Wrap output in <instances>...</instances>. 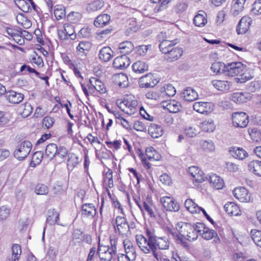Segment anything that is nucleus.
<instances>
[{
	"label": "nucleus",
	"mask_w": 261,
	"mask_h": 261,
	"mask_svg": "<svg viewBox=\"0 0 261 261\" xmlns=\"http://www.w3.org/2000/svg\"><path fill=\"white\" fill-rule=\"evenodd\" d=\"M115 223L119 234H124L129 230V225L124 217L121 216L116 217Z\"/></svg>",
	"instance_id": "aec40b11"
},
{
	"label": "nucleus",
	"mask_w": 261,
	"mask_h": 261,
	"mask_svg": "<svg viewBox=\"0 0 261 261\" xmlns=\"http://www.w3.org/2000/svg\"><path fill=\"white\" fill-rule=\"evenodd\" d=\"M202 237L206 240H209L214 238L217 235V232L213 229L206 228L204 231L201 233Z\"/></svg>",
	"instance_id": "5fc2aeb1"
},
{
	"label": "nucleus",
	"mask_w": 261,
	"mask_h": 261,
	"mask_svg": "<svg viewBox=\"0 0 261 261\" xmlns=\"http://www.w3.org/2000/svg\"><path fill=\"white\" fill-rule=\"evenodd\" d=\"M252 22L251 18L245 16L243 17L240 20L237 26V32L238 34H244L246 33L250 28Z\"/></svg>",
	"instance_id": "4468645a"
},
{
	"label": "nucleus",
	"mask_w": 261,
	"mask_h": 261,
	"mask_svg": "<svg viewBox=\"0 0 261 261\" xmlns=\"http://www.w3.org/2000/svg\"><path fill=\"white\" fill-rule=\"evenodd\" d=\"M21 253V247L19 245L15 244L12 247L11 257L7 261H18Z\"/></svg>",
	"instance_id": "a19ab883"
},
{
	"label": "nucleus",
	"mask_w": 261,
	"mask_h": 261,
	"mask_svg": "<svg viewBox=\"0 0 261 261\" xmlns=\"http://www.w3.org/2000/svg\"><path fill=\"white\" fill-rule=\"evenodd\" d=\"M201 146L204 150L208 151H213L215 148V145L211 140L202 141L201 142Z\"/></svg>",
	"instance_id": "bf43d9fd"
},
{
	"label": "nucleus",
	"mask_w": 261,
	"mask_h": 261,
	"mask_svg": "<svg viewBox=\"0 0 261 261\" xmlns=\"http://www.w3.org/2000/svg\"><path fill=\"white\" fill-rule=\"evenodd\" d=\"M213 86L218 90L226 91L229 89V83L226 81L213 80L212 81Z\"/></svg>",
	"instance_id": "e433bc0d"
},
{
	"label": "nucleus",
	"mask_w": 261,
	"mask_h": 261,
	"mask_svg": "<svg viewBox=\"0 0 261 261\" xmlns=\"http://www.w3.org/2000/svg\"><path fill=\"white\" fill-rule=\"evenodd\" d=\"M200 127L202 130L205 132H212L215 128L214 122L212 119H208L202 122Z\"/></svg>",
	"instance_id": "58836bf2"
},
{
	"label": "nucleus",
	"mask_w": 261,
	"mask_h": 261,
	"mask_svg": "<svg viewBox=\"0 0 261 261\" xmlns=\"http://www.w3.org/2000/svg\"><path fill=\"white\" fill-rule=\"evenodd\" d=\"M225 64L224 63L217 62L212 64L211 70L216 74L224 73Z\"/></svg>",
	"instance_id": "49530a36"
},
{
	"label": "nucleus",
	"mask_w": 261,
	"mask_h": 261,
	"mask_svg": "<svg viewBox=\"0 0 261 261\" xmlns=\"http://www.w3.org/2000/svg\"><path fill=\"white\" fill-rule=\"evenodd\" d=\"M114 249L110 248L109 246L104 245L99 242L97 254L101 260L111 261L113 255L116 254L114 252Z\"/></svg>",
	"instance_id": "423d86ee"
},
{
	"label": "nucleus",
	"mask_w": 261,
	"mask_h": 261,
	"mask_svg": "<svg viewBox=\"0 0 261 261\" xmlns=\"http://www.w3.org/2000/svg\"><path fill=\"white\" fill-rule=\"evenodd\" d=\"M251 234L254 242L261 248V231L256 229H252Z\"/></svg>",
	"instance_id": "8fccbe9b"
},
{
	"label": "nucleus",
	"mask_w": 261,
	"mask_h": 261,
	"mask_svg": "<svg viewBox=\"0 0 261 261\" xmlns=\"http://www.w3.org/2000/svg\"><path fill=\"white\" fill-rule=\"evenodd\" d=\"M180 97L185 101H193L198 96L197 92L191 87H188L184 89L180 92Z\"/></svg>",
	"instance_id": "6ab92c4d"
},
{
	"label": "nucleus",
	"mask_w": 261,
	"mask_h": 261,
	"mask_svg": "<svg viewBox=\"0 0 261 261\" xmlns=\"http://www.w3.org/2000/svg\"><path fill=\"white\" fill-rule=\"evenodd\" d=\"M248 170L258 176H261V161H252L248 165Z\"/></svg>",
	"instance_id": "2f4dec72"
},
{
	"label": "nucleus",
	"mask_w": 261,
	"mask_h": 261,
	"mask_svg": "<svg viewBox=\"0 0 261 261\" xmlns=\"http://www.w3.org/2000/svg\"><path fill=\"white\" fill-rule=\"evenodd\" d=\"M249 117L244 112H236L232 115L233 126L238 127H245L249 122Z\"/></svg>",
	"instance_id": "0eeeda50"
},
{
	"label": "nucleus",
	"mask_w": 261,
	"mask_h": 261,
	"mask_svg": "<svg viewBox=\"0 0 261 261\" xmlns=\"http://www.w3.org/2000/svg\"><path fill=\"white\" fill-rule=\"evenodd\" d=\"M90 86L89 87L90 91L93 92L96 90L101 94L105 93L107 91L103 83L97 77H91L89 80Z\"/></svg>",
	"instance_id": "ddd939ff"
},
{
	"label": "nucleus",
	"mask_w": 261,
	"mask_h": 261,
	"mask_svg": "<svg viewBox=\"0 0 261 261\" xmlns=\"http://www.w3.org/2000/svg\"><path fill=\"white\" fill-rule=\"evenodd\" d=\"M54 122V119L49 116L45 117L42 121L43 125L47 128H50Z\"/></svg>",
	"instance_id": "774afa93"
},
{
	"label": "nucleus",
	"mask_w": 261,
	"mask_h": 261,
	"mask_svg": "<svg viewBox=\"0 0 261 261\" xmlns=\"http://www.w3.org/2000/svg\"><path fill=\"white\" fill-rule=\"evenodd\" d=\"M206 178H208L212 186L217 190L221 189L224 186L223 180L215 174H211L208 175V177H206Z\"/></svg>",
	"instance_id": "4be33fe9"
},
{
	"label": "nucleus",
	"mask_w": 261,
	"mask_h": 261,
	"mask_svg": "<svg viewBox=\"0 0 261 261\" xmlns=\"http://www.w3.org/2000/svg\"><path fill=\"white\" fill-rule=\"evenodd\" d=\"M166 104L164 107L167 109L170 113H176L178 112L182 108L180 103L175 100H170L164 102Z\"/></svg>",
	"instance_id": "cd10ccee"
},
{
	"label": "nucleus",
	"mask_w": 261,
	"mask_h": 261,
	"mask_svg": "<svg viewBox=\"0 0 261 261\" xmlns=\"http://www.w3.org/2000/svg\"><path fill=\"white\" fill-rule=\"evenodd\" d=\"M147 238H145L142 234H137L136 236V243L141 249V250L145 253L148 248L151 250L154 248L153 243V241L156 237L154 233L149 229H147L146 231Z\"/></svg>",
	"instance_id": "f03ea898"
},
{
	"label": "nucleus",
	"mask_w": 261,
	"mask_h": 261,
	"mask_svg": "<svg viewBox=\"0 0 261 261\" xmlns=\"http://www.w3.org/2000/svg\"><path fill=\"white\" fill-rule=\"evenodd\" d=\"M161 202L163 207L167 211L177 212L180 208L179 205L172 197L168 196L163 197L161 198Z\"/></svg>",
	"instance_id": "1a4fd4ad"
},
{
	"label": "nucleus",
	"mask_w": 261,
	"mask_h": 261,
	"mask_svg": "<svg viewBox=\"0 0 261 261\" xmlns=\"http://www.w3.org/2000/svg\"><path fill=\"white\" fill-rule=\"evenodd\" d=\"M252 13L255 15L261 14V0H258L253 4Z\"/></svg>",
	"instance_id": "e2e57ef3"
},
{
	"label": "nucleus",
	"mask_w": 261,
	"mask_h": 261,
	"mask_svg": "<svg viewBox=\"0 0 261 261\" xmlns=\"http://www.w3.org/2000/svg\"><path fill=\"white\" fill-rule=\"evenodd\" d=\"M91 47L90 42L87 41H81L79 43L76 47L79 54H84L85 51H88Z\"/></svg>",
	"instance_id": "3c124183"
},
{
	"label": "nucleus",
	"mask_w": 261,
	"mask_h": 261,
	"mask_svg": "<svg viewBox=\"0 0 261 261\" xmlns=\"http://www.w3.org/2000/svg\"><path fill=\"white\" fill-rule=\"evenodd\" d=\"M96 214V208L93 204L85 203L82 205L81 215L83 217L92 219Z\"/></svg>",
	"instance_id": "dca6fc26"
},
{
	"label": "nucleus",
	"mask_w": 261,
	"mask_h": 261,
	"mask_svg": "<svg viewBox=\"0 0 261 261\" xmlns=\"http://www.w3.org/2000/svg\"><path fill=\"white\" fill-rule=\"evenodd\" d=\"M32 146V144L30 141H23L17 147V148L14 152V156L18 160H23L30 152Z\"/></svg>",
	"instance_id": "39448f33"
},
{
	"label": "nucleus",
	"mask_w": 261,
	"mask_h": 261,
	"mask_svg": "<svg viewBox=\"0 0 261 261\" xmlns=\"http://www.w3.org/2000/svg\"><path fill=\"white\" fill-rule=\"evenodd\" d=\"M246 0H236L232 5L230 12L232 15L236 16L242 12L244 9V5Z\"/></svg>",
	"instance_id": "7c9ffc66"
},
{
	"label": "nucleus",
	"mask_w": 261,
	"mask_h": 261,
	"mask_svg": "<svg viewBox=\"0 0 261 261\" xmlns=\"http://www.w3.org/2000/svg\"><path fill=\"white\" fill-rule=\"evenodd\" d=\"M246 66L240 62L228 63L225 64L224 74L230 77L239 75L238 82L243 83L252 78L246 72Z\"/></svg>",
	"instance_id": "f257e3e1"
},
{
	"label": "nucleus",
	"mask_w": 261,
	"mask_h": 261,
	"mask_svg": "<svg viewBox=\"0 0 261 261\" xmlns=\"http://www.w3.org/2000/svg\"><path fill=\"white\" fill-rule=\"evenodd\" d=\"M58 146L56 144L50 143L48 144L45 149V154L50 159L56 156Z\"/></svg>",
	"instance_id": "c03bdc74"
},
{
	"label": "nucleus",
	"mask_w": 261,
	"mask_h": 261,
	"mask_svg": "<svg viewBox=\"0 0 261 261\" xmlns=\"http://www.w3.org/2000/svg\"><path fill=\"white\" fill-rule=\"evenodd\" d=\"M250 98V94L247 93L236 92L231 96V100L238 103L246 102Z\"/></svg>",
	"instance_id": "c85d7f7f"
},
{
	"label": "nucleus",
	"mask_w": 261,
	"mask_h": 261,
	"mask_svg": "<svg viewBox=\"0 0 261 261\" xmlns=\"http://www.w3.org/2000/svg\"><path fill=\"white\" fill-rule=\"evenodd\" d=\"M234 196L242 202H248L250 201V194L244 187L235 188L233 191Z\"/></svg>",
	"instance_id": "9b49d317"
},
{
	"label": "nucleus",
	"mask_w": 261,
	"mask_h": 261,
	"mask_svg": "<svg viewBox=\"0 0 261 261\" xmlns=\"http://www.w3.org/2000/svg\"><path fill=\"white\" fill-rule=\"evenodd\" d=\"M183 53V49L181 47H176L170 53L165 57L166 60L168 62H173L178 59Z\"/></svg>",
	"instance_id": "bb28decb"
},
{
	"label": "nucleus",
	"mask_w": 261,
	"mask_h": 261,
	"mask_svg": "<svg viewBox=\"0 0 261 261\" xmlns=\"http://www.w3.org/2000/svg\"><path fill=\"white\" fill-rule=\"evenodd\" d=\"M67 166L69 168L72 169L79 164L81 161L76 154L74 153H70L68 155Z\"/></svg>",
	"instance_id": "a18cd8bd"
},
{
	"label": "nucleus",
	"mask_w": 261,
	"mask_h": 261,
	"mask_svg": "<svg viewBox=\"0 0 261 261\" xmlns=\"http://www.w3.org/2000/svg\"><path fill=\"white\" fill-rule=\"evenodd\" d=\"M162 92L164 93L165 94L170 97L175 94L176 90L171 84H167L162 89Z\"/></svg>",
	"instance_id": "6e6d98bb"
},
{
	"label": "nucleus",
	"mask_w": 261,
	"mask_h": 261,
	"mask_svg": "<svg viewBox=\"0 0 261 261\" xmlns=\"http://www.w3.org/2000/svg\"><path fill=\"white\" fill-rule=\"evenodd\" d=\"M68 150L65 147L60 146L58 147L57 154L56 156L59 157L61 159H63L67 156L68 154Z\"/></svg>",
	"instance_id": "0e129e2a"
},
{
	"label": "nucleus",
	"mask_w": 261,
	"mask_h": 261,
	"mask_svg": "<svg viewBox=\"0 0 261 261\" xmlns=\"http://www.w3.org/2000/svg\"><path fill=\"white\" fill-rule=\"evenodd\" d=\"M47 218L46 222L47 223L50 225H54L55 224H59V213L56 211L55 209H50L47 211Z\"/></svg>",
	"instance_id": "393cba45"
},
{
	"label": "nucleus",
	"mask_w": 261,
	"mask_h": 261,
	"mask_svg": "<svg viewBox=\"0 0 261 261\" xmlns=\"http://www.w3.org/2000/svg\"><path fill=\"white\" fill-rule=\"evenodd\" d=\"M153 245L154 248L152 250L148 248V249L144 253L152 254L158 260L160 257H159L158 254V249L162 250L168 249L169 247L170 242L169 239L166 237H156L153 241Z\"/></svg>",
	"instance_id": "20e7f679"
},
{
	"label": "nucleus",
	"mask_w": 261,
	"mask_h": 261,
	"mask_svg": "<svg viewBox=\"0 0 261 261\" xmlns=\"http://www.w3.org/2000/svg\"><path fill=\"white\" fill-rule=\"evenodd\" d=\"M133 128L137 131L146 132L147 130L146 126L142 121H137L134 123Z\"/></svg>",
	"instance_id": "69168bd1"
},
{
	"label": "nucleus",
	"mask_w": 261,
	"mask_h": 261,
	"mask_svg": "<svg viewBox=\"0 0 261 261\" xmlns=\"http://www.w3.org/2000/svg\"><path fill=\"white\" fill-rule=\"evenodd\" d=\"M104 6L103 2L101 0H96L90 3L87 6V10L89 12H95L101 9Z\"/></svg>",
	"instance_id": "ea45409f"
},
{
	"label": "nucleus",
	"mask_w": 261,
	"mask_h": 261,
	"mask_svg": "<svg viewBox=\"0 0 261 261\" xmlns=\"http://www.w3.org/2000/svg\"><path fill=\"white\" fill-rule=\"evenodd\" d=\"M153 3L157 5L154 7V12H159L165 10L167 6V4L171 1V0H151Z\"/></svg>",
	"instance_id": "37998d69"
},
{
	"label": "nucleus",
	"mask_w": 261,
	"mask_h": 261,
	"mask_svg": "<svg viewBox=\"0 0 261 261\" xmlns=\"http://www.w3.org/2000/svg\"><path fill=\"white\" fill-rule=\"evenodd\" d=\"M224 208L229 215L238 216L240 215V210L238 206L233 202H228L225 204Z\"/></svg>",
	"instance_id": "72a5a7b5"
},
{
	"label": "nucleus",
	"mask_w": 261,
	"mask_h": 261,
	"mask_svg": "<svg viewBox=\"0 0 261 261\" xmlns=\"http://www.w3.org/2000/svg\"><path fill=\"white\" fill-rule=\"evenodd\" d=\"M132 68L135 73L141 74L147 71L148 66L145 62L139 61L134 63Z\"/></svg>",
	"instance_id": "4c0bfd02"
},
{
	"label": "nucleus",
	"mask_w": 261,
	"mask_h": 261,
	"mask_svg": "<svg viewBox=\"0 0 261 261\" xmlns=\"http://www.w3.org/2000/svg\"><path fill=\"white\" fill-rule=\"evenodd\" d=\"M148 133L153 138H158L162 136L163 129L162 127L155 123H151L148 129Z\"/></svg>",
	"instance_id": "c756f323"
},
{
	"label": "nucleus",
	"mask_w": 261,
	"mask_h": 261,
	"mask_svg": "<svg viewBox=\"0 0 261 261\" xmlns=\"http://www.w3.org/2000/svg\"><path fill=\"white\" fill-rule=\"evenodd\" d=\"M145 154L148 159L150 161H159L161 159V155L152 147L146 148Z\"/></svg>",
	"instance_id": "c9c22d12"
},
{
	"label": "nucleus",
	"mask_w": 261,
	"mask_h": 261,
	"mask_svg": "<svg viewBox=\"0 0 261 261\" xmlns=\"http://www.w3.org/2000/svg\"><path fill=\"white\" fill-rule=\"evenodd\" d=\"M123 245L126 254L124 257L127 261H129L130 258L135 259L137 255L136 249L133 243L128 240H125L123 241Z\"/></svg>",
	"instance_id": "f3484780"
},
{
	"label": "nucleus",
	"mask_w": 261,
	"mask_h": 261,
	"mask_svg": "<svg viewBox=\"0 0 261 261\" xmlns=\"http://www.w3.org/2000/svg\"><path fill=\"white\" fill-rule=\"evenodd\" d=\"M43 154L41 151L35 152L32 156L31 166L35 167L36 165H39L42 160Z\"/></svg>",
	"instance_id": "09e8293b"
},
{
	"label": "nucleus",
	"mask_w": 261,
	"mask_h": 261,
	"mask_svg": "<svg viewBox=\"0 0 261 261\" xmlns=\"http://www.w3.org/2000/svg\"><path fill=\"white\" fill-rule=\"evenodd\" d=\"M20 109L22 117L26 118L32 114L33 108L30 103L25 102L21 105Z\"/></svg>",
	"instance_id": "de8ad7c7"
},
{
	"label": "nucleus",
	"mask_w": 261,
	"mask_h": 261,
	"mask_svg": "<svg viewBox=\"0 0 261 261\" xmlns=\"http://www.w3.org/2000/svg\"><path fill=\"white\" fill-rule=\"evenodd\" d=\"M6 97L9 102L17 104L23 99L24 95L20 93L14 91H9L6 92Z\"/></svg>",
	"instance_id": "412c9836"
},
{
	"label": "nucleus",
	"mask_w": 261,
	"mask_h": 261,
	"mask_svg": "<svg viewBox=\"0 0 261 261\" xmlns=\"http://www.w3.org/2000/svg\"><path fill=\"white\" fill-rule=\"evenodd\" d=\"M110 20V16L107 14H103L98 16L94 21L96 27H103L107 25Z\"/></svg>",
	"instance_id": "473e14b6"
},
{
	"label": "nucleus",
	"mask_w": 261,
	"mask_h": 261,
	"mask_svg": "<svg viewBox=\"0 0 261 261\" xmlns=\"http://www.w3.org/2000/svg\"><path fill=\"white\" fill-rule=\"evenodd\" d=\"M249 135L253 141L257 142L261 140V133L256 129H252Z\"/></svg>",
	"instance_id": "680f3d73"
},
{
	"label": "nucleus",
	"mask_w": 261,
	"mask_h": 261,
	"mask_svg": "<svg viewBox=\"0 0 261 261\" xmlns=\"http://www.w3.org/2000/svg\"><path fill=\"white\" fill-rule=\"evenodd\" d=\"M158 82L152 74L148 73L142 76L139 80V84L141 88H148L153 87Z\"/></svg>",
	"instance_id": "f8f14e48"
},
{
	"label": "nucleus",
	"mask_w": 261,
	"mask_h": 261,
	"mask_svg": "<svg viewBox=\"0 0 261 261\" xmlns=\"http://www.w3.org/2000/svg\"><path fill=\"white\" fill-rule=\"evenodd\" d=\"M230 153L234 158L242 160L248 156V153L243 148L231 147L229 150Z\"/></svg>",
	"instance_id": "a878e982"
},
{
	"label": "nucleus",
	"mask_w": 261,
	"mask_h": 261,
	"mask_svg": "<svg viewBox=\"0 0 261 261\" xmlns=\"http://www.w3.org/2000/svg\"><path fill=\"white\" fill-rule=\"evenodd\" d=\"M18 7L25 13L29 12L31 10L30 5L25 0H19V5Z\"/></svg>",
	"instance_id": "338daca9"
},
{
	"label": "nucleus",
	"mask_w": 261,
	"mask_h": 261,
	"mask_svg": "<svg viewBox=\"0 0 261 261\" xmlns=\"http://www.w3.org/2000/svg\"><path fill=\"white\" fill-rule=\"evenodd\" d=\"M185 205L186 208L191 213H200L199 207L197 205L192 199H187L185 202Z\"/></svg>",
	"instance_id": "79ce46f5"
},
{
	"label": "nucleus",
	"mask_w": 261,
	"mask_h": 261,
	"mask_svg": "<svg viewBox=\"0 0 261 261\" xmlns=\"http://www.w3.org/2000/svg\"><path fill=\"white\" fill-rule=\"evenodd\" d=\"M20 72H21L22 74H27L28 73H34L37 76H39L40 75L39 72L26 64H24L21 66L20 68Z\"/></svg>",
	"instance_id": "13d9d810"
},
{
	"label": "nucleus",
	"mask_w": 261,
	"mask_h": 261,
	"mask_svg": "<svg viewBox=\"0 0 261 261\" xmlns=\"http://www.w3.org/2000/svg\"><path fill=\"white\" fill-rule=\"evenodd\" d=\"M206 17V13L202 10H200L194 17L193 23L196 26L202 27L207 23Z\"/></svg>",
	"instance_id": "b1692460"
},
{
	"label": "nucleus",
	"mask_w": 261,
	"mask_h": 261,
	"mask_svg": "<svg viewBox=\"0 0 261 261\" xmlns=\"http://www.w3.org/2000/svg\"><path fill=\"white\" fill-rule=\"evenodd\" d=\"M54 15L58 20L61 19L65 17V10L62 6L57 5L55 6Z\"/></svg>",
	"instance_id": "603ef678"
},
{
	"label": "nucleus",
	"mask_w": 261,
	"mask_h": 261,
	"mask_svg": "<svg viewBox=\"0 0 261 261\" xmlns=\"http://www.w3.org/2000/svg\"><path fill=\"white\" fill-rule=\"evenodd\" d=\"M133 44L130 41H125L119 44L118 49L121 54L125 55L130 53L134 49Z\"/></svg>",
	"instance_id": "f704fd0d"
},
{
	"label": "nucleus",
	"mask_w": 261,
	"mask_h": 261,
	"mask_svg": "<svg viewBox=\"0 0 261 261\" xmlns=\"http://www.w3.org/2000/svg\"><path fill=\"white\" fill-rule=\"evenodd\" d=\"M214 106L211 102H196L193 104V109L201 114H208L213 111Z\"/></svg>",
	"instance_id": "9d476101"
},
{
	"label": "nucleus",
	"mask_w": 261,
	"mask_h": 261,
	"mask_svg": "<svg viewBox=\"0 0 261 261\" xmlns=\"http://www.w3.org/2000/svg\"><path fill=\"white\" fill-rule=\"evenodd\" d=\"M113 54V51L109 46H105L99 50L98 56L100 60L106 62L112 59Z\"/></svg>",
	"instance_id": "5701e85b"
},
{
	"label": "nucleus",
	"mask_w": 261,
	"mask_h": 261,
	"mask_svg": "<svg viewBox=\"0 0 261 261\" xmlns=\"http://www.w3.org/2000/svg\"><path fill=\"white\" fill-rule=\"evenodd\" d=\"M137 106V101L136 100H132L131 102H129L127 100H124L120 103L119 107L126 113L133 114L135 113Z\"/></svg>",
	"instance_id": "a211bd4d"
},
{
	"label": "nucleus",
	"mask_w": 261,
	"mask_h": 261,
	"mask_svg": "<svg viewBox=\"0 0 261 261\" xmlns=\"http://www.w3.org/2000/svg\"><path fill=\"white\" fill-rule=\"evenodd\" d=\"M178 225L179 226L178 232L179 234L186 240L190 241L196 240L198 235L194 228V226L190 223L180 222Z\"/></svg>",
	"instance_id": "7ed1b4c3"
},
{
	"label": "nucleus",
	"mask_w": 261,
	"mask_h": 261,
	"mask_svg": "<svg viewBox=\"0 0 261 261\" xmlns=\"http://www.w3.org/2000/svg\"><path fill=\"white\" fill-rule=\"evenodd\" d=\"M35 192L37 195H46L48 192V188L45 185L38 184L35 187Z\"/></svg>",
	"instance_id": "4d7b16f0"
},
{
	"label": "nucleus",
	"mask_w": 261,
	"mask_h": 261,
	"mask_svg": "<svg viewBox=\"0 0 261 261\" xmlns=\"http://www.w3.org/2000/svg\"><path fill=\"white\" fill-rule=\"evenodd\" d=\"M130 63L129 59L126 55H122L114 60L113 65L116 69L122 70L127 67Z\"/></svg>",
	"instance_id": "2eb2a0df"
},
{
	"label": "nucleus",
	"mask_w": 261,
	"mask_h": 261,
	"mask_svg": "<svg viewBox=\"0 0 261 261\" xmlns=\"http://www.w3.org/2000/svg\"><path fill=\"white\" fill-rule=\"evenodd\" d=\"M142 212L146 211L151 217H154L155 215L152 208V204L149 202L143 201V205L140 208Z\"/></svg>",
	"instance_id": "864d4df0"
},
{
	"label": "nucleus",
	"mask_w": 261,
	"mask_h": 261,
	"mask_svg": "<svg viewBox=\"0 0 261 261\" xmlns=\"http://www.w3.org/2000/svg\"><path fill=\"white\" fill-rule=\"evenodd\" d=\"M179 42L177 39L173 40L163 39L161 41L159 45L160 49L166 56L176 47H175V45L179 43Z\"/></svg>",
	"instance_id": "6e6552de"
},
{
	"label": "nucleus",
	"mask_w": 261,
	"mask_h": 261,
	"mask_svg": "<svg viewBox=\"0 0 261 261\" xmlns=\"http://www.w3.org/2000/svg\"><path fill=\"white\" fill-rule=\"evenodd\" d=\"M185 133L188 137L193 138L195 137L199 132L193 126H187L185 128Z\"/></svg>",
	"instance_id": "052dcab7"
}]
</instances>
